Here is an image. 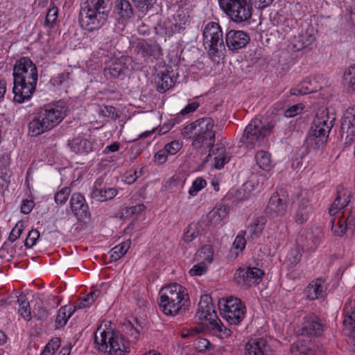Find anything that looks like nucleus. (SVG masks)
Instances as JSON below:
<instances>
[{
  "label": "nucleus",
  "mask_w": 355,
  "mask_h": 355,
  "mask_svg": "<svg viewBox=\"0 0 355 355\" xmlns=\"http://www.w3.org/2000/svg\"><path fill=\"white\" fill-rule=\"evenodd\" d=\"M312 213V205L309 198L304 197L297 203L293 218L297 225L304 224Z\"/></svg>",
  "instance_id": "25"
},
{
  "label": "nucleus",
  "mask_w": 355,
  "mask_h": 355,
  "mask_svg": "<svg viewBox=\"0 0 355 355\" xmlns=\"http://www.w3.org/2000/svg\"><path fill=\"white\" fill-rule=\"evenodd\" d=\"M198 235V232H196L195 230L192 229L191 225H189L187 227V231L184 234L183 239L185 242L189 243L192 241Z\"/></svg>",
  "instance_id": "64"
},
{
  "label": "nucleus",
  "mask_w": 355,
  "mask_h": 355,
  "mask_svg": "<svg viewBox=\"0 0 355 355\" xmlns=\"http://www.w3.org/2000/svg\"><path fill=\"white\" fill-rule=\"evenodd\" d=\"M289 196L284 189H279L269 199L265 212L270 218L284 217L288 212Z\"/></svg>",
  "instance_id": "9"
},
{
  "label": "nucleus",
  "mask_w": 355,
  "mask_h": 355,
  "mask_svg": "<svg viewBox=\"0 0 355 355\" xmlns=\"http://www.w3.org/2000/svg\"><path fill=\"white\" fill-rule=\"evenodd\" d=\"M207 266L204 262H201L198 264H196L189 270V273L192 276L202 275L207 271Z\"/></svg>",
  "instance_id": "58"
},
{
  "label": "nucleus",
  "mask_w": 355,
  "mask_h": 355,
  "mask_svg": "<svg viewBox=\"0 0 355 355\" xmlns=\"http://www.w3.org/2000/svg\"><path fill=\"white\" fill-rule=\"evenodd\" d=\"M210 151L215 155L214 167L216 169H221L230 160V155L226 152L225 148L223 146H218L216 148H210Z\"/></svg>",
  "instance_id": "35"
},
{
  "label": "nucleus",
  "mask_w": 355,
  "mask_h": 355,
  "mask_svg": "<svg viewBox=\"0 0 355 355\" xmlns=\"http://www.w3.org/2000/svg\"><path fill=\"white\" fill-rule=\"evenodd\" d=\"M33 312V317L37 320H43L49 315L48 311L40 305H38L37 308H35Z\"/></svg>",
  "instance_id": "57"
},
{
  "label": "nucleus",
  "mask_w": 355,
  "mask_h": 355,
  "mask_svg": "<svg viewBox=\"0 0 355 355\" xmlns=\"http://www.w3.org/2000/svg\"><path fill=\"white\" fill-rule=\"evenodd\" d=\"M70 207L72 212L78 220L89 219L91 213L85 197L80 193H74L70 199Z\"/></svg>",
  "instance_id": "18"
},
{
  "label": "nucleus",
  "mask_w": 355,
  "mask_h": 355,
  "mask_svg": "<svg viewBox=\"0 0 355 355\" xmlns=\"http://www.w3.org/2000/svg\"><path fill=\"white\" fill-rule=\"evenodd\" d=\"M117 193L116 189L104 186L103 180L99 178L94 182L90 197L102 202L113 199L117 195Z\"/></svg>",
  "instance_id": "21"
},
{
  "label": "nucleus",
  "mask_w": 355,
  "mask_h": 355,
  "mask_svg": "<svg viewBox=\"0 0 355 355\" xmlns=\"http://www.w3.org/2000/svg\"><path fill=\"white\" fill-rule=\"evenodd\" d=\"M204 43L209 46V53L212 55H217L218 48H225L223 40V31L220 26L216 22H209L203 31Z\"/></svg>",
  "instance_id": "10"
},
{
  "label": "nucleus",
  "mask_w": 355,
  "mask_h": 355,
  "mask_svg": "<svg viewBox=\"0 0 355 355\" xmlns=\"http://www.w3.org/2000/svg\"><path fill=\"white\" fill-rule=\"evenodd\" d=\"M211 301V297L210 295H204L201 296L198 304V311L197 312L198 317L200 320L205 319L209 322L214 318H216V312L214 309V304Z\"/></svg>",
  "instance_id": "27"
},
{
  "label": "nucleus",
  "mask_w": 355,
  "mask_h": 355,
  "mask_svg": "<svg viewBox=\"0 0 355 355\" xmlns=\"http://www.w3.org/2000/svg\"><path fill=\"white\" fill-rule=\"evenodd\" d=\"M14 101L22 103L35 92L38 80L37 68L28 57H21L13 67Z\"/></svg>",
  "instance_id": "1"
},
{
  "label": "nucleus",
  "mask_w": 355,
  "mask_h": 355,
  "mask_svg": "<svg viewBox=\"0 0 355 355\" xmlns=\"http://www.w3.org/2000/svg\"><path fill=\"white\" fill-rule=\"evenodd\" d=\"M58 16V8L56 6H53L48 10L44 21V25L50 28H53L57 21Z\"/></svg>",
  "instance_id": "47"
},
{
  "label": "nucleus",
  "mask_w": 355,
  "mask_h": 355,
  "mask_svg": "<svg viewBox=\"0 0 355 355\" xmlns=\"http://www.w3.org/2000/svg\"><path fill=\"white\" fill-rule=\"evenodd\" d=\"M245 244L246 240L244 237V235H237L233 243V248L236 250L234 252V253L238 254L239 252H241L245 248Z\"/></svg>",
  "instance_id": "53"
},
{
  "label": "nucleus",
  "mask_w": 355,
  "mask_h": 355,
  "mask_svg": "<svg viewBox=\"0 0 355 355\" xmlns=\"http://www.w3.org/2000/svg\"><path fill=\"white\" fill-rule=\"evenodd\" d=\"M129 58H123L116 59L112 60L108 65L104 69V74L108 78L123 79L125 76L128 71L126 67L127 61H129Z\"/></svg>",
  "instance_id": "23"
},
{
  "label": "nucleus",
  "mask_w": 355,
  "mask_h": 355,
  "mask_svg": "<svg viewBox=\"0 0 355 355\" xmlns=\"http://www.w3.org/2000/svg\"><path fill=\"white\" fill-rule=\"evenodd\" d=\"M315 41V36L312 33L306 31L299 34L294 41V47L297 51L309 48Z\"/></svg>",
  "instance_id": "37"
},
{
  "label": "nucleus",
  "mask_w": 355,
  "mask_h": 355,
  "mask_svg": "<svg viewBox=\"0 0 355 355\" xmlns=\"http://www.w3.org/2000/svg\"><path fill=\"white\" fill-rule=\"evenodd\" d=\"M73 314V311H71V307L69 306H64L61 307L55 319V325L56 328L62 327L64 326L69 318Z\"/></svg>",
  "instance_id": "42"
},
{
  "label": "nucleus",
  "mask_w": 355,
  "mask_h": 355,
  "mask_svg": "<svg viewBox=\"0 0 355 355\" xmlns=\"http://www.w3.org/2000/svg\"><path fill=\"white\" fill-rule=\"evenodd\" d=\"M168 153L165 150L164 148L162 150H159L157 152L154 156L155 162L159 164H162L167 160Z\"/></svg>",
  "instance_id": "62"
},
{
  "label": "nucleus",
  "mask_w": 355,
  "mask_h": 355,
  "mask_svg": "<svg viewBox=\"0 0 355 355\" xmlns=\"http://www.w3.org/2000/svg\"><path fill=\"white\" fill-rule=\"evenodd\" d=\"M176 78L177 77L174 78L173 76L169 75L168 71L167 73L164 71L159 72L155 78L157 91L161 94L166 92L175 85L177 81Z\"/></svg>",
  "instance_id": "30"
},
{
  "label": "nucleus",
  "mask_w": 355,
  "mask_h": 355,
  "mask_svg": "<svg viewBox=\"0 0 355 355\" xmlns=\"http://www.w3.org/2000/svg\"><path fill=\"white\" fill-rule=\"evenodd\" d=\"M86 6L80 12L79 23L89 32L99 30L106 22L110 8L105 0H87Z\"/></svg>",
  "instance_id": "4"
},
{
  "label": "nucleus",
  "mask_w": 355,
  "mask_h": 355,
  "mask_svg": "<svg viewBox=\"0 0 355 355\" xmlns=\"http://www.w3.org/2000/svg\"><path fill=\"white\" fill-rule=\"evenodd\" d=\"M23 231L24 225L22 223H17L9 235V241L10 242L15 241L21 235Z\"/></svg>",
  "instance_id": "55"
},
{
  "label": "nucleus",
  "mask_w": 355,
  "mask_h": 355,
  "mask_svg": "<svg viewBox=\"0 0 355 355\" xmlns=\"http://www.w3.org/2000/svg\"><path fill=\"white\" fill-rule=\"evenodd\" d=\"M218 3L220 8L236 23L246 21L252 17L251 0H218Z\"/></svg>",
  "instance_id": "8"
},
{
  "label": "nucleus",
  "mask_w": 355,
  "mask_h": 355,
  "mask_svg": "<svg viewBox=\"0 0 355 355\" xmlns=\"http://www.w3.org/2000/svg\"><path fill=\"white\" fill-rule=\"evenodd\" d=\"M349 202V196L345 194L338 193L337 197L334 200L331 207L329 209V214L333 216L335 215H348L349 211L345 209Z\"/></svg>",
  "instance_id": "32"
},
{
  "label": "nucleus",
  "mask_w": 355,
  "mask_h": 355,
  "mask_svg": "<svg viewBox=\"0 0 355 355\" xmlns=\"http://www.w3.org/2000/svg\"><path fill=\"white\" fill-rule=\"evenodd\" d=\"M290 350L293 355H313V351L304 345L302 341L293 343Z\"/></svg>",
  "instance_id": "44"
},
{
  "label": "nucleus",
  "mask_w": 355,
  "mask_h": 355,
  "mask_svg": "<svg viewBox=\"0 0 355 355\" xmlns=\"http://www.w3.org/2000/svg\"><path fill=\"white\" fill-rule=\"evenodd\" d=\"M114 12L121 24L128 23L135 16V9L129 0H116Z\"/></svg>",
  "instance_id": "24"
},
{
  "label": "nucleus",
  "mask_w": 355,
  "mask_h": 355,
  "mask_svg": "<svg viewBox=\"0 0 355 355\" xmlns=\"http://www.w3.org/2000/svg\"><path fill=\"white\" fill-rule=\"evenodd\" d=\"M71 80V73L69 71H64L63 73H58L56 76L52 78L50 83L54 87H60L62 85H68Z\"/></svg>",
  "instance_id": "45"
},
{
  "label": "nucleus",
  "mask_w": 355,
  "mask_h": 355,
  "mask_svg": "<svg viewBox=\"0 0 355 355\" xmlns=\"http://www.w3.org/2000/svg\"><path fill=\"white\" fill-rule=\"evenodd\" d=\"M200 254H203V255H204L203 258L207 261L211 262L212 261L214 252H213L212 248L211 245H203L200 250Z\"/></svg>",
  "instance_id": "60"
},
{
  "label": "nucleus",
  "mask_w": 355,
  "mask_h": 355,
  "mask_svg": "<svg viewBox=\"0 0 355 355\" xmlns=\"http://www.w3.org/2000/svg\"><path fill=\"white\" fill-rule=\"evenodd\" d=\"M68 146L76 154L88 153L94 150L93 142L80 137L69 141Z\"/></svg>",
  "instance_id": "29"
},
{
  "label": "nucleus",
  "mask_w": 355,
  "mask_h": 355,
  "mask_svg": "<svg viewBox=\"0 0 355 355\" xmlns=\"http://www.w3.org/2000/svg\"><path fill=\"white\" fill-rule=\"evenodd\" d=\"M182 144L177 140H174L167 144L165 145L164 148L165 150L168 153V155H175L176 154L181 148Z\"/></svg>",
  "instance_id": "56"
},
{
  "label": "nucleus",
  "mask_w": 355,
  "mask_h": 355,
  "mask_svg": "<svg viewBox=\"0 0 355 355\" xmlns=\"http://www.w3.org/2000/svg\"><path fill=\"white\" fill-rule=\"evenodd\" d=\"M214 127V120L211 117H204L184 126L181 133L184 138H193L191 145L196 149L203 145L213 148L216 140Z\"/></svg>",
  "instance_id": "3"
},
{
  "label": "nucleus",
  "mask_w": 355,
  "mask_h": 355,
  "mask_svg": "<svg viewBox=\"0 0 355 355\" xmlns=\"http://www.w3.org/2000/svg\"><path fill=\"white\" fill-rule=\"evenodd\" d=\"M135 324H133L130 321L124 322L122 326V336L128 343H136L139 338L140 333L139 328L140 324H138L137 320H135Z\"/></svg>",
  "instance_id": "31"
},
{
  "label": "nucleus",
  "mask_w": 355,
  "mask_h": 355,
  "mask_svg": "<svg viewBox=\"0 0 355 355\" xmlns=\"http://www.w3.org/2000/svg\"><path fill=\"white\" fill-rule=\"evenodd\" d=\"M324 234L320 228L310 230L303 233L299 238L298 242L300 243L303 250L314 252L322 239Z\"/></svg>",
  "instance_id": "17"
},
{
  "label": "nucleus",
  "mask_w": 355,
  "mask_h": 355,
  "mask_svg": "<svg viewBox=\"0 0 355 355\" xmlns=\"http://www.w3.org/2000/svg\"><path fill=\"white\" fill-rule=\"evenodd\" d=\"M324 280L321 278L312 281L306 289L307 297L311 300L322 297L324 291Z\"/></svg>",
  "instance_id": "34"
},
{
  "label": "nucleus",
  "mask_w": 355,
  "mask_h": 355,
  "mask_svg": "<svg viewBox=\"0 0 355 355\" xmlns=\"http://www.w3.org/2000/svg\"><path fill=\"white\" fill-rule=\"evenodd\" d=\"M301 258V250L298 246L291 248L286 256L287 261L292 266H296L300 261Z\"/></svg>",
  "instance_id": "48"
},
{
  "label": "nucleus",
  "mask_w": 355,
  "mask_h": 355,
  "mask_svg": "<svg viewBox=\"0 0 355 355\" xmlns=\"http://www.w3.org/2000/svg\"><path fill=\"white\" fill-rule=\"evenodd\" d=\"M267 220L264 216H259L253 219L252 223L248 225L247 231L250 238L254 239L258 238L261 234L266 224Z\"/></svg>",
  "instance_id": "36"
},
{
  "label": "nucleus",
  "mask_w": 355,
  "mask_h": 355,
  "mask_svg": "<svg viewBox=\"0 0 355 355\" xmlns=\"http://www.w3.org/2000/svg\"><path fill=\"white\" fill-rule=\"evenodd\" d=\"M94 343L99 351L108 352L109 355H125L130 352L125 338L119 333L103 330L100 337L95 334Z\"/></svg>",
  "instance_id": "6"
},
{
  "label": "nucleus",
  "mask_w": 355,
  "mask_h": 355,
  "mask_svg": "<svg viewBox=\"0 0 355 355\" xmlns=\"http://www.w3.org/2000/svg\"><path fill=\"white\" fill-rule=\"evenodd\" d=\"M131 241L130 239L116 245L110 250V258L112 261H117L123 257L130 248Z\"/></svg>",
  "instance_id": "40"
},
{
  "label": "nucleus",
  "mask_w": 355,
  "mask_h": 355,
  "mask_svg": "<svg viewBox=\"0 0 355 355\" xmlns=\"http://www.w3.org/2000/svg\"><path fill=\"white\" fill-rule=\"evenodd\" d=\"M249 42V35L243 31L230 30L226 33V45L232 51L245 47Z\"/></svg>",
  "instance_id": "20"
},
{
  "label": "nucleus",
  "mask_w": 355,
  "mask_h": 355,
  "mask_svg": "<svg viewBox=\"0 0 355 355\" xmlns=\"http://www.w3.org/2000/svg\"><path fill=\"white\" fill-rule=\"evenodd\" d=\"M200 333V330L197 327L183 329L181 332V336L183 338H190L194 337Z\"/></svg>",
  "instance_id": "63"
},
{
  "label": "nucleus",
  "mask_w": 355,
  "mask_h": 355,
  "mask_svg": "<svg viewBox=\"0 0 355 355\" xmlns=\"http://www.w3.org/2000/svg\"><path fill=\"white\" fill-rule=\"evenodd\" d=\"M230 207L225 205L220 204L216 205L207 214L209 223L214 226L220 224L228 218Z\"/></svg>",
  "instance_id": "28"
},
{
  "label": "nucleus",
  "mask_w": 355,
  "mask_h": 355,
  "mask_svg": "<svg viewBox=\"0 0 355 355\" xmlns=\"http://www.w3.org/2000/svg\"><path fill=\"white\" fill-rule=\"evenodd\" d=\"M138 11L146 14L157 3V0H132Z\"/></svg>",
  "instance_id": "46"
},
{
  "label": "nucleus",
  "mask_w": 355,
  "mask_h": 355,
  "mask_svg": "<svg viewBox=\"0 0 355 355\" xmlns=\"http://www.w3.org/2000/svg\"><path fill=\"white\" fill-rule=\"evenodd\" d=\"M335 117L330 119L328 109H324L317 113L314 118L311 128L316 130L319 133H324L329 137V134L334 125Z\"/></svg>",
  "instance_id": "22"
},
{
  "label": "nucleus",
  "mask_w": 355,
  "mask_h": 355,
  "mask_svg": "<svg viewBox=\"0 0 355 355\" xmlns=\"http://www.w3.org/2000/svg\"><path fill=\"white\" fill-rule=\"evenodd\" d=\"M245 305L238 298H229L224 305V318L230 324H238L244 318Z\"/></svg>",
  "instance_id": "12"
},
{
  "label": "nucleus",
  "mask_w": 355,
  "mask_h": 355,
  "mask_svg": "<svg viewBox=\"0 0 355 355\" xmlns=\"http://www.w3.org/2000/svg\"><path fill=\"white\" fill-rule=\"evenodd\" d=\"M257 164L260 168L269 171L272 166L271 156L268 152L259 150L255 155Z\"/></svg>",
  "instance_id": "39"
},
{
  "label": "nucleus",
  "mask_w": 355,
  "mask_h": 355,
  "mask_svg": "<svg viewBox=\"0 0 355 355\" xmlns=\"http://www.w3.org/2000/svg\"><path fill=\"white\" fill-rule=\"evenodd\" d=\"M324 330V324L322 320L314 314L305 315L301 324L297 326L295 333L298 336L319 337Z\"/></svg>",
  "instance_id": "11"
},
{
  "label": "nucleus",
  "mask_w": 355,
  "mask_h": 355,
  "mask_svg": "<svg viewBox=\"0 0 355 355\" xmlns=\"http://www.w3.org/2000/svg\"><path fill=\"white\" fill-rule=\"evenodd\" d=\"M65 112L58 105H48L40 110L28 123V135L37 137L57 126L64 118Z\"/></svg>",
  "instance_id": "5"
},
{
  "label": "nucleus",
  "mask_w": 355,
  "mask_h": 355,
  "mask_svg": "<svg viewBox=\"0 0 355 355\" xmlns=\"http://www.w3.org/2000/svg\"><path fill=\"white\" fill-rule=\"evenodd\" d=\"M17 302L19 305V313L26 321H30L33 316L31 314L29 302L26 299L25 295H20Z\"/></svg>",
  "instance_id": "43"
},
{
  "label": "nucleus",
  "mask_w": 355,
  "mask_h": 355,
  "mask_svg": "<svg viewBox=\"0 0 355 355\" xmlns=\"http://www.w3.org/2000/svg\"><path fill=\"white\" fill-rule=\"evenodd\" d=\"M336 216V217L331 219V231L334 235L343 236L347 230H354L355 228V215L352 211H349L347 216L344 214Z\"/></svg>",
  "instance_id": "14"
},
{
  "label": "nucleus",
  "mask_w": 355,
  "mask_h": 355,
  "mask_svg": "<svg viewBox=\"0 0 355 355\" xmlns=\"http://www.w3.org/2000/svg\"><path fill=\"white\" fill-rule=\"evenodd\" d=\"M35 206V202L32 200H24L21 205V211L24 214H28Z\"/></svg>",
  "instance_id": "61"
},
{
  "label": "nucleus",
  "mask_w": 355,
  "mask_h": 355,
  "mask_svg": "<svg viewBox=\"0 0 355 355\" xmlns=\"http://www.w3.org/2000/svg\"><path fill=\"white\" fill-rule=\"evenodd\" d=\"M340 134L345 137V144L352 145L355 140V107H349L341 121Z\"/></svg>",
  "instance_id": "13"
},
{
  "label": "nucleus",
  "mask_w": 355,
  "mask_h": 355,
  "mask_svg": "<svg viewBox=\"0 0 355 355\" xmlns=\"http://www.w3.org/2000/svg\"><path fill=\"white\" fill-rule=\"evenodd\" d=\"M245 355H273L268 340L264 338L250 340L245 345Z\"/></svg>",
  "instance_id": "19"
},
{
  "label": "nucleus",
  "mask_w": 355,
  "mask_h": 355,
  "mask_svg": "<svg viewBox=\"0 0 355 355\" xmlns=\"http://www.w3.org/2000/svg\"><path fill=\"white\" fill-rule=\"evenodd\" d=\"M207 329L211 334L220 338H228L232 334V330L225 327L217 316L208 322Z\"/></svg>",
  "instance_id": "33"
},
{
  "label": "nucleus",
  "mask_w": 355,
  "mask_h": 355,
  "mask_svg": "<svg viewBox=\"0 0 355 355\" xmlns=\"http://www.w3.org/2000/svg\"><path fill=\"white\" fill-rule=\"evenodd\" d=\"M274 128L272 123L263 125L261 121L257 119L252 120L246 126L240 142L247 148H254L259 146L263 139L270 134Z\"/></svg>",
  "instance_id": "7"
},
{
  "label": "nucleus",
  "mask_w": 355,
  "mask_h": 355,
  "mask_svg": "<svg viewBox=\"0 0 355 355\" xmlns=\"http://www.w3.org/2000/svg\"><path fill=\"white\" fill-rule=\"evenodd\" d=\"M314 128H311V130L309 131L308 135L305 139V145L306 150H317L320 148H322L325 146L327 140L328 136L324 135V133H319L318 131H315Z\"/></svg>",
  "instance_id": "26"
},
{
  "label": "nucleus",
  "mask_w": 355,
  "mask_h": 355,
  "mask_svg": "<svg viewBox=\"0 0 355 355\" xmlns=\"http://www.w3.org/2000/svg\"><path fill=\"white\" fill-rule=\"evenodd\" d=\"M316 88L312 87L311 81L306 79L302 81L295 87L291 89V95H304L316 92Z\"/></svg>",
  "instance_id": "38"
},
{
  "label": "nucleus",
  "mask_w": 355,
  "mask_h": 355,
  "mask_svg": "<svg viewBox=\"0 0 355 355\" xmlns=\"http://www.w3.org/2000/svg\"><path fill=\"white\" fill-rule=\"evenodd\" d=\"M158 304L160 310L166 315H175L185 312L190 306L188 293L184 288L178 284L164 286L159 293Z\"/></svg>",
  "instance_id": "2"
},
{
  "label": "nucleus",
  "mask_w": 355,
  "mask_h": 355,
  "mask_svg": "<svg viewBox=\"0 0 355 355\" xmlns=\"http://www.w3.org/2000/svg\"><path fill=\"white\" fill-rule=\"evenodd\" d=\"M71 193V189L69 187H63L59 191H58L54 196V200L57 204L63 205L64 204Z\"/></svg>",
  "instance_id": "49"
},
{
  "label": "nucleus",
  "mask_w": 355,
  "mask_h": 355,
  "mask_svg": "<svg viewBox=\"0 0 355 355\" xmlns=\"http://www.w3.org/2000/svg\"><path fill=\"white\" fill-rule=\"evenodd\" d=\"M303 107L300 104L294 105L284 111V116L291 118L300 113Z\"/></svg>",
  "instance_id": "59"
},
{
  "label": "nucleus",
  "mask_w": 355,
  "mask_h": 355,
  "mask_svg": "<svg viewBox=\"0 0 355 355\" xmlns=\"http://www.w3.org/2000/svg\"><path fill=\"white\" fill-rule=\"evenodd\" d=\"M263 275V271L258 268H240L236 270L234 278L239 284L249 287L252 284H258Z\"/></svg>",
  "instance_id": "15"
},
{
  "label": "nucleus",
  "mask_w": 355,
  "mask_h": 355,
  "mask_svg": "<svg viewBox=\"0 0 355 355\" xmlns=\"http://www.w3.org/2000/svg\"><path fill=\"white\" fill-rule=\"evenodd\" d=\"M343 84L348 92L355 91V64L349 66L343 75Z\"/></svg>",
  "instance_id": "41"
},
{
  "label": "nucleus",
  "mask_w": 355,
  "mask_h": 355,
  "mask_svg": "<svg viewBox=\"0 0 355 355\" xmlns=\"http://www.w3.org/2000/svg\"><path fill=\"white\" fill-rule=\"evenodd\" d=\"M146 209V207L143 204H139L135 206H132L130 207H125L123 209L122 214L125 215L126 217L133 216L135 214H138L144 211Z\"/></svg>",
  "instance_id": "52"
},
{
  "label": "nucleus",
  "mask_w": 355,
  "mask_h": 355,
  "mask_svg": "<svg viewBox=\"0 0 355 355\" xmlns=\"http://www.w3.org/2000/svg\"><path fill=\"white\" fill-rule=\"evenodd\" d=\"M100 113L102 116L111 119H116L118 117L115 107L111 105L104 106L101 109Z\"/></svg>",
  "instance_id": "54"
},
{
  "label": "nucleus",
  "mask_w": 355,
  "mask_h": 355,
  "mask_svg": "<svg viewBox=\"0 0 355 355\" xmlns=\"http://www.w3.org/2000/svg\"><path fill=\"white\" fill-rule=\"evenodd\" d=\"M40 232L37 230H31L25 240L24 245L26 248H31L36 244L37 239L40 238Z\"/></svg>",
  "instance_id": "50"
},
{
  "label": "nucleus",
  "mask_w": 355,
  "mask_h": 355,
  "mask_svg": "<svg viewBox=\"0 0 355 355\" xmlns=\"http://www.w3.org/2000/svg\"><path fill=\"white\" fill-rule=\"evenodd\" d=\"M137 55L145 60L148 59L157 60L162 55V48L154 41L139 40L135 49Z\"/></svg>",
  "instance_id": "16"
},
{
  "label": "nucleus",
  "mask_w": 355,
  "mask_h": 355,
  "mask_svg": "<svg viewBox=\"0 0 355 355\" xmlns=\"http://www.w3.org/2000/svg\"><path fill=\"white\" fill-rule=\"evenodd\" d=\"M206 184L207 182L205 180L201 178H198L193 182V184L189 190V195L192 196H196L197 193L206 186Z\"/></svg>",
  "instance_id": "51"
}]
</instances>
